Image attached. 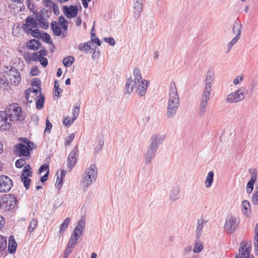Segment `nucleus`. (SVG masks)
Instances as JSON below:
<instances>
[{
  "label": "nucleus",
  "mask_w": 258,
  "mask_h": 258,
  "mask_svg": "<svg viewBox=\"0 0 258 258\" xmlns=\"http://www.w3.org/2000/svg\"><path fill=\"white\" fill-rule=\"evenodd\" d=\"M180 105V99L175 83L170 84L166 115L168 118H173L176 114Z\"/></svg>",
  "instance_id": "1"
},
{
  "label": "nucleus",
  "mask_w": 258,
  "mask_h": 258,
  "mask_svg": "<svg viewBox=\"0 0 258 258\" xmlns=\"http://www.w3.org/2000/svg\"><path fill=\"white\" fill-rule=\"evenodd\" d=\"M164 135L159 134L153 135L150 139V145L146 148L144 155L145 163L149 165L156 155V153L160 144L165 140Z\"/></svg>",
  "instance_id": "2"
},
{
  "label": "nucleus",
  "mask_w": 258,
  "mask_h": 258,
  "mask_svg": "<svg viewBox=\"0 0 258 258\" xmlns=\"http://www.w3.org/2000/svg\"><path fill=\"white\" fill-rule=\"evenodd\" d=\"M19 140L21 143L17 144L14 146L13 149L14 154L19 157L29 158L30 152L34 148V144L26 138H20Z\"/></svg>",
  "instance_id": "3"
},
{
  "label": "nucleus",
  "mask_w": 258,
  "mask_h": 258,
  "mask_svg": "<svg viewBox=\"0 0 258 258\" xmlns=\"http://www.w3.org/2000/svg\"><path fill=\"white\" fill-rule=\"evenodd\" d=\"M97 176V169L95 165L92 164L84 172L81 181L82 189L86 191L91 184L95 182Z\"/></svg>",
  "instance_id": "4"
},
{
  "label": "nucleus",
  "mask_w": 258,
  "mask_h": 258,
  "mask_svg": "<svg viewBox=\"0 0 258 258\" xmlns=\"http://www.w3.org/2000/svg\"><path fill=\"white\" fill-rule=\"evenodd\" d=\"M134 85L136 92L140 96H143L146 93L148 82L143 79L138 68L134 69Z\"/></svg>",
  "instance_id": "5"
},
{
  "label": "nucleus",
  "mask_w": 258,
  "mask_h": 258,
  "mask_svg": "<svg viewBox=\"0 0 258 258\" xmlns=\"http://www.w3.org/2000/svg\"><path fill=\"white\" fill-rule=\"evenodd\" d=\"M8 116L12 121H23L25 119V115L22 113L21 107L17 103H13L9 105L6 109Z\"/></svg>",
  "instance_id": "6"
},
{
  "label": "nucleus",
  "mask_w": 258,
  "mask_h": 258,
  "mask_svg": "<svg viewBox=\"0 0 258 258\" xmlns=\"http://www.w3.org/2000/svg\"><path fill=\"white\" fill-rule=\"evenodd\" d=\"M85 222L83 219H81L78 222L73 233H72L70 240L68 243L67 246L74 248L79 239L83 232L85 229Z\"/></svg>",
  "instance_id": "7"
},
{
  "label": "nucleus",
  "mask_w": 258,
  "mask_h": 258,
  "mask_svg": "<svg viewBox=\"0 0 258 258\" xmlns=\"http://www.w3.org/2000/svg\"><path fill=\"white\" fill-rule=\"evenodd\" d=\"M247 90L244 87H240L235 91L228 94L225 101L228 103H235L244 99L247 95Z\"/></svg>",
  "instance_id": "8"
},
{
  "label": "nucleus",
  "mask_w": 258,
  "mask_h": 258,
  "mask_svg": "<svg viewBox=\"0 0 258 258\" xmlns=\"http://www.w3.org/2000/svg\"><path fill=\"white\" fill-rule=\"evenodd\" d=\"M4 78L7 81H9L10 84L17 86L21 81V75L17 69L12 68L4 75Z\"/></svg>",
  "instance_id": "9"
},
{
  "label": "nucleus",
  "mask_w": 258,
  "mask_h": 258,
  "mask_svg": "<svg viewBox=\"0 0 258 258\" xmlns=\"http://www.w3.org/2000/svg\"><path fill=\"white\" fill-rule=\"evenodd\" d=\"M239 223L238 219L233 216L227 217L224 224L226 232L228 234L234 233L237 228Z\"/></svg>",
  "instance_id": "10"
},
{
  "label": "nucleus",
  "mask_w": 258,
  "mask_h": 258,
  "mask_svg": "<svg viewBox=\"0 0 258 258\" xmlns=\"http://www.w3.org/2000/svg\"><path fill=\"white\" fill-rule=\"evenodd\" d=\"M13 186V180L8 176H0V192L5 193L9 191Z\"/></svg>",
  "instance_id": "11"
},
{
  "label": "nucleus",
  "mask_w": 258,
  "mask_h": 258,
  "mask_svg": "<svg viewBox=\"0 0 258 258\" xmlns=\"http://www.w3.org/2000/svg\"><path fill=\"white\" fill-rule=\"evenodd\" d=\"M214 80V72L212 70H208L205 81V87L203 94L211 95L212 84Z\"/></svg>",
  "instance_id": "12"
},
{
  "label": "nucleus",
  "mask_w": 258,
  "mask_h": 258,
  "mask_svg": "<svg viewBox=\"0 0 258 258\" xmlns=\"http://www.w3.org/2000/svg\"><path fill=\"white\" fill-rule=\"evenodd\" d=\"M31 167L29 164L26 165L23 169L21 178L23 181L24 185L26 189L30 187L31 183V179L28 177L32 176V171L30 170Z\"/></svg>",
  "instance_id": "13"
},
{
  "label": "nucleus",
  "mask_w": 258,
  "mask_h": 258,
  "mask_svg": "<svg viewBox=\"0 0 258 258\" xmlns=\"http://www.w3.org/2000/svg\"><path fill=\"white\" fill-rule=\"evenodd\" d=\"M79 149L76 146L69 154L67 158V164L69 168L71 170L76 164L79 156Z\"/></svg>",
  "instance_id": "14"
},
{
  "label": "nucleus",
  "mask_w": 258,
  "mask_h": 258,
  "mask_svg": "<svg viewBox=\"0 0 258 258\" xmlns=\"http://www.w3.org/2000/svg\"><path fill=\"white\" fill-rule=\"evenodd\" d=\"M11 120L6 111H0V131H6L9 130L11 125Z\"/></svg>",
  "instance_id": "15"
},
{
  "label": "nucleus",
  "mask_w": 258,
  "mask_h": 258,
  "mask_svg": "<svg viewBox=\"0 0 258 258\" xmlns=\"http://www.w3.org/2000/svg\"><path fill=\"white\" fill-rule=\"evenodd\" d=\"M210 97V95L209 94H202L199 106V113L200 116H203L205 114Z\"/></svg>",
  "instance_id": "16"
},
{
  "label": "nucleus",
  "mask_w": 258,
  "mask_h": 258,
  "mask_svg": "<svg viewBox=\"0 0 258 258\" xmlns=\"http://www.w3.org/2000/svg\"><path fill=\"white\" fill-rule=\"evenodd\" d=\"M25 22V24H23L22 28L26 32H28L33 28H35L37 27L36 21L30 16H28L26 19Z\"/></svg>",
  "instance_id": "17"
},
{
  "label": "nucleus",
  "mask_w": 258,
  "mask_h": 258,
  "mask_svg": "<svg viewBox=\"0 0 258 258\" xmlns=\"http://www.w3.org/2000/svg\"><path fill=\"white\" fill-rule=\"evenodd\" d=\"M66 16L69 18H74L77 16L78 9L77 7L71 6L70 7L64 6L63 8Z\"/></svg>",
  "instance_id": "18"
},
{
  "label": "nucleus",
  "mask_w": 258,
  "mask_h": 258,
  "mask_svg": "<svg viewBox=\"0 0 258 258\" xmlns=\"http://www.w3.org/2000/svg\"><path fill=\"white\" fill-rule=\"evenodd\" d=\"M134 17L138 18L143 10L142 0H134Z\"/></svg>",
  "instance_id": "19"
},
{
  "label": "nucleus",
  "mask_w": 258,
  "mask_h": 258,
  "mask_svg": "<svg viewBox=\"0 0 258 258\" xmlns=\"http://www.w3.org/2000/svg\"><path fill=\"white\" fill-rule=\"evenodd\" d=\"M206 223V221L203 218L198 220L196 231V236L197 239H199L202 235L204 224Z\"/></svg>",
  "instance_id": "20"
},
{
  "label": "nucleus",
  "mask_w": 258,
  "mask_h": 258,
  "mask_svg": "<svg viewBox=\"0 0 258 258\" xmlns=\"http://www.w3.org/2000/svg\"><path fill=\"white\" fill-rule=\"evenodd\" d=\"M17 244L15 241L14 238L13 236H10L9 238V245L8 251L10 253H14L15 252Z\"/></svg>",
  "instance_id": "21"
},
{
  "label": "nucleus",
  "mask_w": 258,
  "mask_h": 258,
  "mask_svg": "<svg viewBox=\"0 0 258 258\" xmlns=\"http://www.w3.org/2000/svg\"><path fill=\"white\" fill-rule=\"evenodd\" d=\"M91 42L89 41L85 43H80L78 46V48L81 51H84L86 53H88L91 48Z\"/></svg>",
  "instance_id": "22"
},
{
  "label": "nucleus",
  "mask_w": 258,
  "mask_h": 258,
  "mask_svg": "<svg viewBox=\"0 0 258 258\" xmlns=\"http://www.w3.org/2000/svg\"><path fill=\"white\" fill-rule=\"evenodd\" d=\"M256 179V175L252 174L250 180L248 182L246 185V191L248 194H251L253 189V185Z\"/></svg>",
  "instance_id": "23"
},
{
  "label": "nucleus",
  "mask_w": 258,
  "mask_h": 258,
  "mask_svg": "<svg viewBox=\"0 0 258 258\" xmlns=\"http://www.w3.org/2000/svg\"><path fill=\"white\" fill-rule=\"evenodd\" d=\"M50 27L55 36H58L60 35L61 30L60 28L57 25L56 21H53L50 24Z\"/></svg>",
  "instance_id": "24"
},
{
  "label": "nucleus",
  "mask_w": 258,
  "mask_h": 258,
  "mask_svg": "<svg viewBox=\"0 0 258 258\" xmlns=\"http://www.w3.org/2000/svg\"><path fill=\"white\" fill-rule=\"evenodd\" d=\"M134 88H135L134 81L131 79L127 80L125 84V93L131 94L133 92Z\"/></svg>",
  "instance_id": "25"
},
{
  "label": "nucleus",
  "mask_w": 258,
  "mask_h": 258,
  "mask_svg": "<svg viewBox=\"0 0 258 258\" xmlns=\"http://www.w3.org/2000/svg\"><path fill=\"white\" fill-rule=\"evenodd\" d=\"M40 45L39 41L35 39L31 40L27 43V46L33 50H37Z\"/></svg>",
  "instance_id": "26"
},
{
  "label": "nucleus",
  "mask_w": 258,
  "mask_h": 258,
  "mask_svg": "<svg viewBox=\"0 0 258 258\" xmlns=\"http://www.w3.org/2000/svg\"><path fill=\"white\" fill-rule=\"evenodd\" d=\"M214 173L213 171H211L208 172L205 181L206 187L207 188L210 187L213 182V177Z\"/></svg>",
  "instance_id": "27"
},
{
  "label": "nucleus",
  "mask_w": 258,
  "mask_h": 258,
  "mask_svg": "<svg viewBox=\"0 0 258 258\" xmlns=\"http://www.w3.org/2000/svg\"><path fill=\"white\" fill-rule=\"evenodd\" d=\"M233 33L236 34V36H240L241 33V25L240 24L235 22L232 27Z\"/></svg>",
  "instance_id": "28"
},
{
  "label": "nucleus",
  "mask_w": 258,
  "mask_h": 258,
  "mask_svg": "<svg viewBox=\"0 0 258 258\" xmlns=\"http://www.w3.org/2000/svg\"><path fill=\"white\" fill-rule=\"evenodd\" d=\"M71 219L69 217H67L64 219L63 222L61 224H60L59 226V233H63L67 227H68V225L70 222Z\"/></svg>",
  "instance_id": "29"
},
{
  "label": "nucleus",
  "mask_w": 258,
  "mask_h": 258,
  "mask_svg": "<svg viewBox=\"0 0 258 258\" xmlns=\"http://www.w3.org/2000/svg\"><path fill=\"white\" fill-rule=\"evenodd\" d=\"M75 61V58L73 56H68L63 59V64L66 67H69L72 65Z\"/></svg>",
  "instance_id": "30"
},
{
  "label": "nucleus",
  "mask_w": 258,
  "mask_h": 258,
  "mask_svg": "<svg viewBox=\"0 0 258 258\" xmlns=\"http://www.w3.org/2000/svg\"><path fill=\"white\" fill-rule=\"evenodd\" d=\"M203 249V243L202 241L200 240H197L195 242L193 251L195 253H198L200 252Z\"/></svg>",
  "instance_id": "31"
},
{
  "label": "nucleus",
  "mask_w": 258,
  "mask_h": 258,
  "mask_svg": "<svg viewBox=\"0 0 258 258\" xmlns=\"http://www.w3.org/2000/svg\"><path fill=\"white\" fill-rule=\"evenodd\" d=\"M179 198V190L176 188H173L170 195V199L172 201H175Z\"/></svg>",
  "instance_id": "32"
},
{
  "label": "nucleus",
  "mask_w": 258,
  "mask_h": 258,
  "mask_svg": "<svg viewBox=\"0 0 258 258\" xmlns=\"http://www.w3.org/2000/svg\"><path fill=\"white\" fill-rule=\"evenodd\" d=\"M66 172L64 170H62L60 173V176H57L56 184V186L59 189L62 185L63 177L66 175Z\"/></svg>",
  "instance_id": "33"
},
{
  "label": "nucleus",
  "mask_w": 258,
  "mask_h": 258,
  "mask_svg": "<svg viewBox=\"0 0 258 258\" xmlns=\"http://www.w3.org/2000/svg\"><path fill=\"white\" fill-rule=\"evenodd\" d=\"M58 22L59 25H61L64 31H67L68 28V22L66 20L64 17L60 16L58 18Z\"/></svg>",
  "instance_id": "34"
},
{
  "label": "nucleus",
  "mask_w": 258,
  "mask_h": 258,
  "mask_svg": "<svg viewBox=\"0 0 258 258\" xmlns=\"http://www.w3.org/2000/svg\"><path fill=\"white\" fill-rule=\"evenodd\" d=\"M44 96L42 94H40L39 98L36 100V106L38 109L43 107L44 101Z\"/></svg>",
  "instance_id": "35"
},
{
  "label": "nucleus",
  "mask_w": 258,
  "mask_h": 258,
  "mask_svg": "<svg viewBox=\"0 0 258 258\" xmlns=\"http://www.w3.org/2000/svg\"><path fill=\"white\" fill-rule=\"evenodd\" d=\"M38 224V221L37 219L33 218L30 221L29 227H28V231L29 232H32L37 227Z\"/></svg>",
  "instance_id": "36"
},
{
  "label": "nucleus",
  "mask_w": 258,
  "mask_h": 258,
  "mask_svg": "<svg viewBox=\"0 0 258 258\" xmlns=\"http://www.w3.org/2000/svg\"><path fill=\"white\" fill-rule=\"evenodd\" d=\"M7 245V239L0 235V252L5 249Z\"/></svg>",
  "instance_id": "37"
},
{
  "label": "nucleus",
  "mask_w": 258,
  "mask_h": 258,
  "mask_svg": "<svg viewBox=\"0 0 258 258\" xmlns=\"http://www.w3.org/2000/svg\"><path fill=\"white\" fill-rule=\"evenodd\" d=\"M28 34H30L34 37L41 38V32L38 29H35L34 30L31 29V31L26 32Z\"/></svg>",
  "instance_id": "38"
},
{
  "label": "nucleus",
  "mask_w": 258,
  "mask_h": 258,
  "mask_svg": "<svg viewBox=\"0 0 258 258\" xmlns=\"http://www.w3.org/2000/svg\"><path fill=\"white\" fill-rule=\"evenodd\" d=\"M251 202L253 205H258V187L255 188L252 195Z\"/></svg>",
  "instance_id": "39"
},
{
  "label": "nucleus",
  "mask_w": 258,
  "mask_h": 258,
  "mask_svg": "<svg viewBox=\"0 0 258 258\" xmlns=\"http://www.w3.org/2000/svg\"><path fill=\"white\" fill-rule=\"evenodd\" d=\"M240 38V36H236L235 37H234L231 41L228 43L227 44V47H228V50L227 52H229L231 49L232 46L237 42V41L239 40Z\"/></svg>",
  "instance_id": "40"
},
{
  "label": "nucleus",
  "mask_w": 258,
  "mask_h": 258,
  "mask_svg": "<svg viewBox=\"0 0 258 258\" xmlns=\"http://www.w3.org/2000/svg\"><path fill=\"white\" fill-rule=\"evenodd\" d=\"M104 145V139L103 137H101L98 140V145L95 148L96 152H99L100 151Z\"/></svg>",
  "instance_id": "41"
},
{
  "label": "nucleus",
  "mask_w": 258,
  "mask_h": 258,
  "mask_svg": "<svg viewBox=\"0 0 258 258\" xmlns=\"http://www.w3.org/2000/svg\"><path fill=\"white\" fill-rule=\"evenodd\" d=\"M242 206L243 209L245 210V213H247V212H249L250 211V205L249 203L246 201H243L242 203Z\"/></svg>",
  "instance_id": "42"
},
{
  "label": "nucleus",
  "mask_w": 258,
  "mask_h": 258,
  "mask_svg": "<svg viewBox=\"0 0 258 258\" xmlns=\"http://www.w3.org/2000/svg\"><path fill=\"white\" fill-rule=\"evenodd\" d=\"M41 38L42 39V40L47 43H52V42L51 40V38L50 35L47 34V33H43L42 35H41Z\"/></svg>",
  "instance_id": "43"
},
{
  "label": "nucleus",
  "mask_w": 258,
  "mask_h": 258,
  "mask_svg": "<svg viewBox=\"0 0 258 258\" xmlns=\"http://www.w3.org/2000/svg\"><path fill=\"white\" fill-rule=\"evenodd\" d=\"M80 112V107L79 106H76L74 107L72 110V115H73V118L74 119H76L79 114Z\"/></svg>",
  "instance_id": "44"
},
{
  "label": "nucleus",
  "mask_w": 258,
  "mask_h": 258,
  "mask_svg": "<svg viewBox=\"0 0 258 258\" xmlns=\"http://www.w3.org/2000/svg\"><path fill=\"white\" fill-rule=\"evenodd\" d=\"M10 84L9 81H7L4 77L0 79V87L4 89H7Z\"/></svg>",
  "instance_id": "45"
},
{
  "label": "nucleus",
  "mask_w": 258,
  "mask_h": 258,
  "mask_svg": "<svg viewBox=\"0 0 258 258\" xmlns=\"http://www.w3.org/2000/svg\"><path fill=\"white\" fill-rule=\"evenodd\" d=\"M75 138V134L72 133L69 137L65 140V146H70Z\"/></svg>",
  "instance_id": "46"
},
{
  "label": "nucleus",
  "mask_w": 258,
  "mask_h": 258,
  "mask_svg": "<svg viewBox=\"0 0 258 258\" xmlns=\"http://www.w3.org/2000/svg\"><path fill=\"white\" fill-rule=\"evenodd\" d=\"M25 163V160L21 158L16 161L15 165L17 168H20L24 165Z\"/></svg>",
  "instance_id": "47"
},
{
  "label": "nucleus",
  "mask_w": 258,
  "mask_h": 258,
  "mask_svg": "<svg viewBox=\"0 0 258 258\" xmlns=\"http://www.w3.org/2000/svg\"><path fill=\"white\" fill-rule=\"evenodd\" d=\"M39 23L42 28L47 29L48 28L49 23L45 18L39 21Z\"/></svg>",
  "instance_id": "48"
},
{
  "label": "nucleus",
  "mask_w": 258,
  "mask_h": 258,
  "mask_svg": "<svg viewBox=\"0 0 258 258\" xmlns=\"http://www.w3.org/2000/svg\"><path fill=\"white\" fill-rule=\"evenodd\" d=\"M75 119H74L73 118L72 119H70L69 117H67L64 118L63 120V123L68 126H70L71 124H72L74 122Z\"/></svg>",
  "instance_id": "49"
},
{
  "label": "nucleus",
  "mask_w": 258,
  "mask_h": 258,
  "mask_svg": "<svg viewBox=\"0 0 258 258\" xmlns=\"http://www.w3.org/2000/svg\"><path fill=\"white\" fill-rule=\"evenodd\" d=\"M43 56L41 55L40 53H37V52H34L32 53V61H37L40 60L41 58H43Z\"/></svg>",
  "instance_id": "50"
},
{
  "label": "nucleus",
  "mask_w": 258,
  "mask_h": 258,
  "mask_svg": "<svg viewBox=\"0 0 258 258\" xmlns=\"http://www.w3.org/2000/svg\"><path fill=\"white\" fill-rule=\"evenodd\" d=\"M73 248L67 246L64 252L63 258H68L71 253Z\"/></svg>",
  "instance_id": "51"
},
{
  "label": "nucleus",
  "mask_w": 258,
  "mask_h": 258,
  "mask_svg": "<svg viewBox=\"0 0 258 258\" xmlns=\"http://www.w3.org/2000/svg\"><path fill=\"white\" fill-rule=\"evenodd\" d=\"M26 4L29 10L35 14L34 12L35 10V6L33 4L31 3V0H26Z\"/></svg>",
  "instance_id": "52"
},
{
  "label": "nucleus",
  "mask_w": 258,
  "mask_h": 258,
  "mask_svg": "<svg viewBox=\"0 0 258 258\" xmlns=\"http://www.w3.org/2000/svg\"><path fill=\"white\" fill-rule=\"evenodd\" d=\"M52 128V124L48 119L46 120L45 132L50 133Z\"/></svg>",
  "instance_id": "53"
},
{
  "label": "nucleus",
  "mask_w": 258,
  "mask_h": 258,
  "mask_svg": "<svg viewBox=\"0 0 258 258\" xmlns=\"http://www.w3.org/2000/svg\"><path fill=\"white\" fill-rule=\"evenodd\" d=\"M95 34L91 33V43H96L98 46H100L101 45V43L99 39L98 38H95Z\"/></svg>",
  "instance_id": "54"
},
{
  "label": "nucleus",
  "mask_w": 258,
  "mask_h": 258,
  "mask_svg": "<svg viewBox=\"0 0 258 258\" xmlns=\"http://www.w3.org/2000/svg\"><path fill=\"white\" fill-rule=\"evenodd\" d=\"M104 40L112 46H114L115 44V40L112 37L104 38Z\"/></svg>",
  "instance_id": "55"
},
{
  "label": "nucleus",
  "mask_w": 258,
  "mask_h": 258,
  "mask_svg": "<svg viewBox=\"0 0 258 258\" xmlns=\"http://www.w3.org/2000/svg\"><path fill=\"white\" fill-rule=\"evenodd\" d=\"M253 245L254 247V251L258 252V235H254Z\"/></svg>",
  "instance_id": "56"
},
{
  "label": "nucleus",
  "mask_w": 258,
  "mask_h": 258,
  "mask_svg": "<svg viewBox=\"0 0 258 258\" xmlns=\"http://www.w3.org/2000/svg\"><path fill=\"white\" fill-rule=\"evenodd\" d=\"M31 93V90L30 89H27L25 92V98L27 101V102L29 103L32 102V100H29V96Z\"/></svg>",
  "instance_id": "57"
},
{
  "label": "nucleus",
  "mask_w": 258,
  "mask_h": 258,
  "mask_svg": "<svg viewBox=\"0 0 258 258\" xmlns=\"http://www.w3.org/2000/svg\"><path fill=\"white\" fill-rule=\"evenodd\" d=\"M243 78L241 76H238L235 79L233 80V84L234 85H237L241 83L243 81Z\"/></svg>",
  "instance_id": "58"
},
{
  "label": "nucleus",
  "mask_w": 258,
  "mask_h": 258,
  "mask_svg": "<svg viewBox=\"0 0 258 258\" xmlns=\"http://www.w3.org/2000/svg\"><path fill=\"white\" fill-rule=\"evenodd\" d=\"M43 4L45 7L50 8L53 2L51 0H43Z\"/></svg>",
  "instance_id": "59"
},
{
  "label": "nucleus",
  "mask_w": 258,
  "mask_h": 258,
  "mask_svg": "<svg viewBox=\"0 0 258 258\" xmlns=\"http://www.w3.org/2000/svg\"><path fill=\"white\" fill-rule=\"evenodd\" d=\"M49 168V165L48 164H42L39 168V171L40 172L48 170Z\"/></svg>",
  "instance_id": "60"
},
{
  "label": "nucleus",
  "mask_w": 258,
  "mask_h": 258,
  "mask_svg": "<svg viewBox=\"0 0 258 258\" xmlns=\"http://www.w3.org/2000/svg\"><path fill=\"white\" fill-rule=\"evenodd\" d=\"M192 250V247L191 246H186L183 251V253L184 255H187L188 253L190 252Z\"/></svg>",
  "instance_id": "61"
},
{
  "label": "nucleus",
  "mask_w": 258,
  "mask_h": 258,
  "mask_svg": "<svg viewBox=\"0 0 258 258\" xmlns=\"http://www.w3.org/2000/svg\"><path fill=\"white\" fill-rule=\"evenodd\" d=\"M24 58L27 62L32 60V55H31L29 53H25L24 54Z\"/></svg>",
  "instance_id": "62"
},
{
  "label": "nucleus",
  "mask_w": 258,
  "mask_h": 258,
  "mask_svg": "<svg viewBox=\"0 0 258 258\" xmlns=\"http://www.w3.org/2000/svg\"><path fill=\"white\" fill-rule=\"evenodd\" d=\"M51 7L52 11L55 15H57L59 13L58 7L56 4L53 3V4L51 5Z\"/></svg>",
  "instance_id": "63"
},
{
  "label": "nucleus",
  "mask_w": 258,
  "mask_h": 258,
  "mask_svg": "<svg viewBox=\"0 0 258 258\" xmlns=\"http://www.w3.org/2000/svg\"><path fill=\"white\" fill-rule=\"evenodd\" d=\"M39 61L40 64L42 65L43 67H46L47 66L48 61L46 58L43 57V58H41V59H40V60Z\"/></svg>",
  "instance_id": "64"
}]
</instances>
